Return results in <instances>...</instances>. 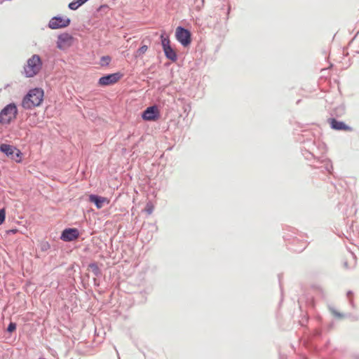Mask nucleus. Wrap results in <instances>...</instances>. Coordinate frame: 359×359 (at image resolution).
Masks as SVG:
<instances>
[{
    "instance_id": "obj_1",
    "label": "nucleus",
    "mask_w": 359,
    "mask_h": 359,
    "mask_svg": "<svg viewBox=\"0 0 359 359\" xmlns=\"http://www.w3.org/2000/svg\"><path fill=\"white\" fill-rule=\"evenodd\" d=\"M43 99V90L41 88H34L29 91L22 100V105L25 109H32L39 106Z\"/></svg>"
},
{
    "instance_id": "obj_2",
    "label": "nucleus",
    "mask_w": 359,
    "mask_h": 359,
    "mask_svg": "<svg viewBox=\"0 0 359 359\" xmlns=\"http://www.w3.org/2000/svg\"><path fill=\"white\" fill-rule=\"evenodd\" d=\"M42 67V62L38 55H34L30 57L24 67V72L27 77H33L36 75Z\"/></svg>"
},
{
    "instance_id": "obj_3",
    "label": "nucleus",
    "mask_w": 359,
    "mask_h": 359,
    "mask_svg": "<svg viewBox=\"0 0 359 359\" xmlns=\"http://www.w3.org/2000/svg\"><path fill=\"white\" fill-rule=\"evenodd\" d=\"M18 109L15 104L6 105L0 112V123L8 124L16 118Z\"/></svg>"
},
{
    "instance_id": "obj_4",
    "label": "nucleus",
    "mask_w": 359,
    "mask_h": 359,
    "mask_svg": "<svg viewBox=\"0 0 359 359\" xmlns=\"http://www.w3.org/2000/svg\"><path fill=\"white\" fill-rule=\"evenodd\" d=\"M0 151L5 154L6 156L17 163H20L22 161V154L20 149L14 146L7 144H1L0 145Z\"/></svg>"
},
{
    "instance_id": "obj_5",
    "label": "nucleus",
    "mask_w": 359,
    "mask_h": 359,
    "mask_svg": "<svg viewBox=\"0 0 359 359\" xmlns=\"http://www.w3.org/2000/svg\"><path fill=\"white\" fill-rule=\"evenodd\" d=\"M177 40L184 46L187 47L191 42V32L182 27H177L175 30Z\"/></svg>"
},
{
    "instance_id": "obj_6",
    "label": "nucleus",
    "mask_w": 359,
    "mask_h": 359,
    "mask_svg": "<svg viewBox=\"0 0 359 359\" xmlns=\"http://www.w3.org/2000/svg\"><path fill=\"white\" fill-rule=\"evenodd\" d=\"M123 74L116 72L102 76L98 81V84L102 86H107L116 83L123 77Z\"/></svg>"
},
{
    "instance_id": "obj_7",
    "label": "nucleus",
    "mask_w": 359,
    "mask_h": 359,
    "mask_svg": "<svg viewBox=\"0 0 359 359\" xmlns=\"http://www.w3.org/2000/svg\"><path fill=\"white\" fill-rule=\"evenodd\" d=\"M70 23V20L67 17L56 16L50 19L48 27L52 29H60L67 27Z\"/></svg>"
},
{
    "instance_id": "obj_8",
    "label": "nucleus",
    "mask_w": 359,
    "mask_h": 359,
    "mask_svg": "<svg viewBox=\"0 0 359 359\" xmlns=\"http://www.w3.org/2000/svg\"><path fill=\"white\" fill-rule=\"evenodd\" d=\"M142 117L145 121H155L159 118L160 111L156 106H151L143 111Z\"/></svg>"
},
{
    "instance_id": "obj_9",
    "label": "nucleus",
    "mask_w": 359,
    "mask_h": 359,
    "mask_svg": "<svg viewBox=\"0 0 359 359\" xmlns=\"http://www.w3.org/2000/svg\"><path fill=\"white\" fill-rule=\"evenodd\" d=\"M73 42V38L68 34H62L58 36L57 47L60 50H65L70 47Z\"/></svg>"
},
{
    "instance_id": "obj_10",
    "label": "nucleus",
    "mask_w": 359,
    "mask_h": 359,
    "mask_svg": "<svg viewBox=\"0 0 359 359\" xmlns=\"http://www.w3.org/2000/svg\"><path fill=\"white\" fill-rule=\"evenodd\" d=\"M79 236V230L76 228H69L65 229L60 238L64 241H72L77 239Z\"/></svg>"
},
{
    "instance_id": "obj_11",
    "label": "nucleus",
    "mask_w": 359,
    "mask_h": 359,
    "mask_svg": "<svg viewBox=\"0 0 359 359\" xmlns=\"http://www.w3.org/2000/svg\"><path fill=\"white\" fill-rule=\"evenodd\" d=\"M89 201L93 203L97 209L102 208L104 204H109L110 200L106 197H102L94 194L89 196Z\"/></svg>"
},
{
    "instance_id": "obj_12",
    "label": "nucleus",
    "mask_w": 359,
    "mask_h": 359,
    "mask_svg": "<svg viewBox=\"0 0 359 359\" xmlns=\"http://www.w3.org/2000/svg\"><path fill=\"white\" fill-rule=\"evenodd\" d=\"M332 128L337 130L350 131L351 128L346 125L344 122L339 121L335 118H331L329 121Z\"/></svg>"
},
{
    "instance_id": "obj_13",
    "label": "nucleus",
    "mask_w": 359,
    "mask_h": 359,
    "mask_svg": "<svg viewBox=\"0 0 359 359\" xmlns=\"http://www.w3.org/2000/svg\"><path fill=\"white\" fill-rule=\"evenodd\" d=\"M163 51L167 58L172 61H175L177 60V54L171 46L164 48Z\"/></svg>"
},
{
    "instance_id": "obj_14",
    "label": "nucleus",
    "mask_w": 359,
    "mask_h": 359,
    "mask_svg": "<svg viewBox=\"0 0 359 359\" xmlns=\"http://www.w3.org/2000/svg\"><path fill=\"white\" fill-rule=\"evenodd\" d=\"M148 50V46L147 45H143L140 48H138L137 50V51L135 52V57L136 58L137 57H142L144 54Z\"/></svg>"
},
{
    "instance_id": "obj_15",
    "label": "nucleus",
    "mask_w": 359,
    "mask_h": 359,
    "mask_svg": "<svg viewBox=\"0 0 359 359\" xmlns=\"http://www.w3.org/2000/svg\"><path fill=\"white\" fill-rule=\"evenodd\" d=\"M111 60V57H109L108 55L102 56L100 59V64L102 67L107 66L110 63Z\"/></svg>"
},
{
    "instance_id": "obj_16",
    "label": "nucleus",
    "mask_w": 359,
    "mask_h": 359,
    "mask_svg": "<svg viewBox=\"0 0 359 359\" xmlns=\"http://www.w3.org/2000/svg\"><path fill=\"white\" fill-rule=\"evenodd\" d=\"M161 45H162L163 49L170 46V39H168V37H164V36L162 34L161 36Z\"/></svg>"
},
{
    "instance_id": "obj_17",
    "label": "nucleus",
    "mask_w": 359,
    "mask_h": 359,
    "mask_svg": "<svg viewBox=\"0 0 359 359\" xmlns=\"http://www.w3.org/2000/svg\"><path fill=\"white\" fill-rule=\"evenodd\" d=\"M154 209V206L151 202H149L147 203L145 207V211L147 214L151 215L153 212Z\"/></svg>"
},
{
    "instance_id": "obj_18",
    "label": "nucleus",
    "mask_w": 359,
    "mask_h": 359,
    "mask_svg": "<svg viewBox=\"0 0 359 359\" xmlns=\"http://www.w3.org/2000/svg\"><path fill=\"white\" fill-rule=\"evenodd\" d=\"M81 5L80 2L79 1V0H76V1H73V2H71L69 4V8L72 10H76Z\"/></svg>"
},
{
    "instance_id": "obj_19",
    "label": "nucleus",
    "mask_w": 359,
    "mask_h": 359,
    "mask_svg": "<svg viewBox=\"0 0 359 359\" xmlns=\"http://www.w3.org/2000/svg\"><path fill=\"white\" fill-rule=\"evenodd\" d=\"M6 219V209L1 208L0 209V225L2 224Z\"/></svg>"
},
{
    "instance_id": "obj_20",
    "label": "nucleus",
    "mask_w": 359,
    "mask_h": 359,
    "mask_svg": "<svg viewBox=\"0 0 359 359\" xmlns=\"http://www.w3.org/2000/svg\"><path fill=\"white\" fill-rule=\"evenodd\" d=\"M16 329V324L14 323H10V324L8 325V332H13V331H15Z\"/></svg>"
},
{
    "instance_id": "obj_21",
    "label": "nucleus",
    "mask_w": 359,
    "mask_h": 359,
    "mask_svg": "<svg viewBox=\"0 0 359 359\" xmlns=\"http://www.w3.org/2000/svg\"><path fill=\"white\" fill-rule=\"evenodd\" d=\"M18 231V230L17 229H9V230L6 231V233L7 234H10V233L15 234Z\"/></svg>"
},
{
    "instance_id": "obj_22",
    "label": "nucleus",
    "mask_w": 359,
    "mask_h": 359,
    "mask_svg": "<svg viewBox=\"0 0 359 359\" xmlns=\"http://www.w3.org/2000/svg\"><path fill=\"white\" fill-rule=\"evenodd\" d=\"M90 268H92V269H97V265H96V264H90Z\"/></svg>"
},
{
    "instance_id": "obj_23",
    "label": "nucleus",
    "mask_w": 359,
    "mask_h": 359,
    "mask_svg": "<svg viewBox=\"0 0 359 359\" xmlns=\"http://www.w3.org/2000/svg\"><path fill=\"white\" fill-rule=\"evenodd\" d=\"M88 0H79V1L80 2L81 5H82L83 4H84Z\"/></svg>"
}]
</instances>
